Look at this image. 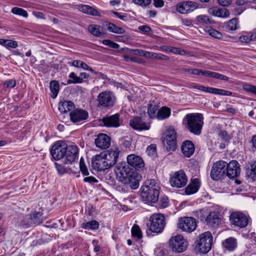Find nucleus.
Instances as JSON below:
<instances>
[{
	"label": "nucleus",
	"instance_id": "52",
	"mask_svg": "<svg viewBox=\"0 0 256 256\" xmlns=\"http://www.w3.org/2000/svg\"><path fill=\"white\" fill-rule=\"evenodd\" d=\"M242 88L244 90L256 94V86L250 84H244Z\"/></svg>",
	"mask_w": 256,
	"mask_h": 256
},
{
	"label": "nucleus",
	"instance_id": "49",
	"mask_svg": "<svg viewBox=\"0 0 256 256\" xmlns=\"http://www.w3.org/2000/svg\"><path fill=\"white\" fill-rule=\"evenodd\" d=\"M102 43L106 46H108L109 47L114 49H117L119 48L118 44L110 40H102Z\"/></svg>",
	"mask_w": 256,
	"mask_h": 256
},
{
	"label": "nucleus",
	"instance_id": "37",
	"mask_svg": "<svg viewBox=\"0 0 256 256\" xmlns=\"http://www.w3.org/2000/svg\"><path fill=\"white\" fill-rule=\"evenodd\" d=\"M106 26L110 32L118 34H124L125 32V30L122 28L118 27L112 23L106 22Z\"/></svg>",
	"mask_w": 256,
	"mask_h": 256
},
{
	"label": "nucleus",
	"instance_id": "13",
	"mask_svg": "<svg viewBox=\"0 0 256 256\" xmlns=\"http://www.w3.org/2000/svg\"><path fill=\"white\" fill-rule=\"evenodd\" d=\"M164 142L167 144L166 148L169 151H174L176 148V130L170 128L166 132Z\"/></svg>",
	"mask_w": 256,
	"mask_h": 256
},
{
	"label": "nucleus",
	"instance_id": "42",
	"mask_svg": "<svg viewBox=\"0 0 256 256\" xmlns=\"http://www.w3.org/2000/svg\"><path fill=\"white\" fill-rule=\"evenodd\" d=\"M131 232L132 236L137 238L138 239H140L142 237V230L140 226L136 224L132 226Z\"/></svg>",
	"mask_w": 256,
	"mask_h": 256
},
{
	"label": "nucleus",
	"instance_id": "16",
	"mask_svg": "<svg viewBox=\"0 0 256 256\" xmlns=\"http://www.w3.org/2000/svg\"><path fill=\"white\" fill-rule=\"evenodd\" d=\"M100 124L106 127L118 128L120 126V114H116L104 117L100 120Z\"/></svg>",
	"mask_w": 256,
	"mask_h": 256
},
{
	"label": "nucleus",
	"instance_id": "39",
	"mask_svg": "<svg viewBox=\"0 0 256 256\" xmlns=\"http://www.w3.org/2000/svg\"><path fill=\"white\" fill-rule=\"evenodd\" d=\"M50 90L52 94L51 96L54 98L56 97L60 90L59 83L56 80H52L50 82Z\"/></svg>",
	"mask_w": 256,
	"mask_h": 256
},
{
	"label": "nucleus",
	"instance_id": "47",
	"mask_svg": "<svg viewBox=\"0 0 256 256\" xmlns=\"http://www.w3.org/2000/svg\"><path fill=\"white\" fill-rule=\"evenodd\" d=\"M72 65L75 67L82 68L84 70L88 68V65L81 60H74L72 62Z\"/></svg>",
	"mask_w": 256,
	"mask_h": 256
},
{
	"label": "nucleus",
	"instance_id": "51",
	"mask_svg": "<svg viewBox=\"0 0 256 256\" xmlns=\"http://www.w3.org/2000/svg\"><path fill=\"white\" fill-rule=\"evenodd\" d=\"M151 58L158 59V60H168V58L162 54H158L152 52Z\"/></svg>",
	"mask_w": 256,
	"mask_h": 256
},
{
	"label": "nucleus",
	"instance_id": "34",
	"mask_svg": "<svg viewBox=\"0 0 256 256\" xmlns=\"http://www.w3.org/2000/svg\"><path fill=\"white\" fill-rule=\"evenodd\" d=\"M171 114L170 109L166 106H162L158 110L156 118L158 120H163L168 118Z\"/></svg>",
	"mask_w": 256,
	"mask_h": 256
},
{
	"label": "nucleus",
	"instance_id": "6",
	"mask_svg": "<svg viewBox=\"0 0 256 256\" xmlns=\"http://www.w3.org/2000/svg\"><path fill=\"white\" fill-rule=\"evenodd\" d=\"M141 190V199L146 204H149L158 202L160 195L159 190L150 188L147 189L146 188Z\"/></svg>",
	"mask_w": 256,
	"mask_h": 256
},
{
	"label": "nucleus",
	"instance_id": "56",
	"mask_svg": "<svg viewBox=\"0 0 256 256\" xmlns=\"http://www.w3.org/2000/svg\"><path fill=\"white\" fill-rule=\"evenodd\" d=\"M133 2L139 6H146L151 3L152 0H133Z\"/></svg>",
	"mask_w": 256,
	"mask_h": 256
},
{
	"label": "nucleus",
	"instance_id": "20",
	"mask_svg": "<svg viewBox=\"0 0 256 256\" xmlns=\"http://www.w3.org/2000/svg\"><path fill=\"white\" fill-rule=\"evenodd\" d=\"M92 166L94 170L99 171L104 170L110 168L102 154L96 156L92 162Z\"/></svg>",
	"mask_w": 256,
	"mask_h": 256
},
{
	"label": "nucleus",
	"instance_id": "7",
	"mask_svg": "<svg viewBox=\"0 0 256 256\" xmlns=\"http://www.w3.org/2000/svg\"><path fill=\"white\" fill-rule=\"evenodd\" d=\"M197 226L196 220L192 217L180 218L178 223V227L184 232H192Z\"/></svg>",
	"mask_w": 256,
	"mask_h": 256
},
{
	"label": "nucleus",
	"instance_id": "9",
	"mask_svg": "<svg viewBox=\"0 0 256 256\" xmlns=\"http://www.w3.org/2000/svg\"><path fill=\"white\" fill-rule=\"evenodd\" d=\"M231 223L238 228H244L248 224V218L244 214L236 212H232L230 216Z\"/></svg>",
	"mask_w": 256,
	"mask_h": 256
},
{
	"label": "nucleus",
	"instance_id": "14",
	"mask_svg": "<svg viewBox=\"0 0 256 256\" xmlns=\"http://www.w3.org/2000/svg\"><path fill=\"white\" fill-rule=\"evenodd\" d=\"M114 172L119 181L127 178L134 172L132 171L126 163H118L115 166Z\"/></svg>",
	"mask_w": 256,
	"mask_h": 256
},
{
	"label": "nucleus",
	"instance_id": "50",
	"mask_svg": "<svg viewBox=\"0 0 256 256\" xmlns=\"http://www.w3.org/2000/svg\"><path fill=\"white\" fill-rule=\"evenodd\" d=\"M169 204V200L166 196H162L160 198L159 206L160 208H164L168 206Z\"/></svg>",
	"mask_w": 256,
	"mask_h": 256
},
{
	"label": "nucleus",
	"instance_id": "18",
	"mask_svg": "<svg viewBox=\"0 0 256 256\" xmlns=\"http://www.w3.org/2000/svg\"><path fill=\"white\" fill-rule=\"evenodd\" d=\"M78 148L76 146L67 145L66 151L64 156V163L70 164L78 158Z\"/></svg>",
	"mask_w": 256,
	"mask_h": 256
},
{
	"label": "nucleus",
	"instance_id": "41",
	"mask_svg": "<svg viewBox=\"0 0 256 256\" xmlns=\"http://www.w3.org/2000/svg\"><path fill=\"white\" fill-rule=\"evenodd\" d=\"M146 188L147 189H158L160 190V188L158 185L156 184V182L154 180H148L145 182L144 184L141 188V190Z\"/></svg>",
	"mask_w": 256,
	"mask_h": 256
},
{
	"label": "nucleus",
	"instance_id": "30",
	"mask_svg": "<svg viewBox=\"0 0 256 256\" xmlns=\"http://www.w3.org/2000/svg\"><path fill=\"white\" fill-rule=\"evenodd\" d=\"M222 245L225 250L233 251L237 247L236 240L234 238L230 237L222 242Z\"/></svg>",
	"mask_w": 256,
	"mask_h": 256
},
{
	"label": "nucleus",
	"instance_id": "60",
	"mask_svg": "<svg viewBox=\"0 0 256 256\" xmlns=\"http://www.w3.org/2000/svg\"><path fill=\"white\" fill-rule=\"evenodd\" d=\"M48 66L45 64L44 61L41 62L40 64L38 66L39 71L45 72L48 71Z\"/></svg>",
	"mask_w": 256,
	"mask_h": 256
},
{
	"label": "nucleus",
	"instance_id": "17",
	"mask_svg": "<svg viewBox=\"0 0 256 256\" xmlns=\"http://www.w3.org/2000/svg\"><path fill=\"white\" fill-rule=\"evenodd\" d=\"M70 119L74 123H78L84 122L88 117V112L84 110H74L70 114Z\"/></svg>",
	"mask_w": 256,
	"mask_h": 256
},
{
	"label": "nucleus",
	"instance_id": "33",
	"mask_svg": "<svg viewBox=\"0 0 256 256\" xmlns=\"http://www.w3.org/2000/svg\"><path fill=\"white\" fill-rule=\"evenodd\" d=\"M74 108V104L71 101H64L59 103L58 110L62 113H65L68 111L72 110Z\"/></svg>",
	"mask_w": 256,
	"mask_h": 256
},
{
	"label": "nucleus",
	"instance_id": "31",
	"mask_svg": "<svg viewBox=\"0 0 256 256\" xmlns=\"http://www.w3.org/2000/svg\"><path fill=\"white\" fill-rule=\"evenodd\" d=\"M200 188V182L198 178H194L185 188L186 194H192L196 192Z\"/></svg>",
	"mask_w": 256,
	"mask_h": 256
},
{
	"label": "nucleus",
	"instance_id": "35",
	"mask_svg": "<svg viewBox=\"0 0 256 256\" xmlns=\"http://www.w3.org/2000/svg\"><path fill=\"white\" fill-rule=\"evenodd\" d=\"M42 214L40 212H34L29 216L30 222V224H38L42 222Z\"/></svg>",
	"mask_w": 256,
	"mask_h": 256
},
{
	"label": "nucleus",
	"instance_id": "22",
	"mask_svg": "<svg viewBox=\"0 0 256 256\" xmlns=\"http://www.w3.org/2000/svg\"><path fill=\"white\" fill-rule=\"evenodd\" d=\"M96 147L101 149H106L110 144V138L107 134H100L94 141Z\"/></svg>",
	"mask_w": 256,
	"mask_h": 256
},
{
	"label": "nucleus",
	"instance_id": "28",
	"mask_svg": "<svg viewBox=\"0 0 256 256\" xmlns=\"http://www.w3.org/2000/svg\"><path fill=\"white\" fill-rule=\"evenodd\" d=\"M182 154L186 157H190L194 152V146L193 143L188 140L184 142L182 145Z\"/></svg>",
	"mask_w": 256,
	"mask_h": 256
},
{
	"label": "nucleus",
	"instance_id": "24",
	"mask_svg": "<svg viewBox=\"0 0 256 256\" xmlns=\"http://www.w3.org/2000/svg\"><path fill=\"white\" fill-rule=\"evenodd\" d=\"M80 169L84 176H86L84 178V182L90 184H94L98 182V180L94 176H90L89 171L86 166L84 160L82 158L80 161Z\"/></svg>",
	"mask_w": 256,
	"mask_h": 256
},
{
	"label": "nucleus",
	"instance_id": "45",
	"mask_svg": "<svg viewBox=\"0 0 256 256\" xmlns=\"http://www.w3.org/2000/svg\"><path fill=\"white\" fill-rule=\"evenodd\" d=\"M238 20L237 18H234L230 20L226 24L228 30H233L237 29Z\"/></svg>",
	"mask_w": 256,
	"mask_h": 256
},
{
	"label": "nucleus",
	"instance_id": "59",
	"mask_svg": "<svg viewBox=\"0 0 256 256\" xmlns=\"http://www.w3.org/2000/svg\"><path fill=\"white\" fill-rule=\"evenodd\" d=\"M16 81L12 79L4 82V86L6 88H13L16 86Z\"/></svg>",
	"mask_w": 256,
	"mask_h": 256
},
{
	"label": "nucleus",
	"instance_id": "64",
	"mask_svg": "<svg viewBox=\"0 0 256 256\" xmlns=\"http://www.w3.org/2000/svg\"><path fill=\"white\" fill-rule=\"evenodd\" d=\"M219 136L225 141H227L230 139V136L225 130H222L219 133Z\"/></svg>",
	"mask_w": 256,
	"mask_h": 256
},
{
	"label": "nucleus",
	"instance_id": "8",
	"mask_svg": "<svg viewBox=\"0 0 256 256\" xmlns=\"http://www.w3.org/2000/svg\"><path fill=\"white\" fill-rule=\"evenodd\" d=\"M187 182V176L182 170L176 172L173 176H170V179L171 186L176 188L184 187L186 185Z\"/></svg>",
	"mask_w": 256,
	"mask_h": 256
},
{
	"label": "nucleus",
	"instance_id": "25",
	"mask_svg": "<svg viewBox=\"0 0 256 256\" xmlns=\"http://www.w3.org/2000/svg\"><path fill=\"white\" fill-rule=\"evenodd\" d=\"M122 182L126 185H129L132 189H136L140 185L138 174L134 172L127 178L122 179Z\"/></svg>",
	"mask_w": 256,
	"mask_h": 256
},
{
	"label": "nucleus",
	"instance_id": "55",
	"mask_svg": "<svg viewBox=\"0 0 256 256\" xmlns=\"http://www.w3.org/2000/svg\"><path fill=\"white\" fill-rule=\"evenodd\" d=\"M216 94H219L221 96H232V92L225 90L220 89L216 88Z\"/></svg>",
	"mask_w": 256,
	"mask_h": 256
},
{
	"label": "nucleus",
	"instance_id": "44",
	"mask_svg": "<svg viewBox=\"0 0 256 256\" xmlns=\"http://www.w3.org/2000/svg\"><path fill=\"white\" fill-rule=\"evenodd\" d=\"M12 12L15 14L21 16L24 18L28 16L27 12L22 8L18 7L13 8L12 10Z\"/></svg>",
	"mask_w": 256,
	"mask_h": 256
},
{
	"label": "nucleus",
	"instance_id": "61",
	"mask_svg": "<svg viewBox=\"0 0 256 256\" xmlns=\"http://www.w3.org/2000/svg\"><path fill=\"white\" fill-rule=\"evenodd\" d=\"M138 29L145 34H148L150 32H152L151 28L148 25L140 26H138Z\"/></svg>",
	"mask_w": 256,
	"mask_h": 256
},
{
	"label": "nucleus",
	"instance_id": "58",
	"mask_svg": "<svg viewBox=\"0 0 256 256\" xmlns=\"http://www.w3.org/2000/svg\"><path fill=\"white\" fill-rule=\"evenodd\" d=\"M156 152V146L154 144H151L147 148L146 152L148 155L153 156L154 154Z\"/></svg>",
	"mask_w": 256,
	"mask_h": 256
},
{
	"label": "nucleus",
	"instance_id": "38",
	"mask_svg": "<svg viewBox=\"0 0 256 256\" xmlns=\"http://www.w3.org/2000/svg\"><path fill=\"white\" fill-rule=\"evenodd\" d=\"M102 30L103 28L102 26L95 24H91L88 27L89 32L96 36H100L102 35Z\"/></svg>",
	"mask_w": 256,
	"mask_h": 256
},
{
	"label": "nucleus",
	"instance_id": "11",
	"mask_svg": "<svg viewBox=\"0 0 256 256\" xmlns=\"http://www.w3.org/2000/svg\"><path fill=\"white\" fill-rule=\"evenodd\" d=\"M170 246L174 252H182L186 250L187 242L182 236L178 235L170 239Z\"/></svg>",
	"mask_w": 256,
	"mask_h": 256
},
{
	"label": "nucleus",
	"instance_id": "46",
	"mask_svg": "<svg viewBox=\"0 0 256 256\" xmlns=\"http://www.w3.org/2000/svg\"><path fill=\"white\" fill-rule=\"evenodd\" d=\"M196 20L198 22L206 24H212V20H210L208 16L206 15L198 16L196 18Z\"/></svg>",
	"mask_w": 256,
	"mask_h": 256
},
{
	"label": "nucleus",
	"instance_id": "19",
	"mask_svg": "<svg viewBox=\"0 0 256 256\" xmlns=\"http://www.w3.org/2000/svg\"><path fill=\"white\" fill-rule=\"evenodd\" d=\"M128 164L137 170H142L144 167V163L142 158L140 156L131 154L128 156Z\"/></svg>",
	"mask_w": 256,
	"mask_h": 256
},
{
	"label": "nucleus",
	"instance_id": "5",
	"mask_svg": "<svg viewBox=\"0 0 256 256\" xmlns=\"http://www.w3.org/2000/svg\"><path fill=\"white\" fill-rule=\"evenodd\" d=\"M227 162L220 160L215 162L212 166L210 177L214 180L223 179L226 177V166Z\"/></svg>",
	"mask_w": 256,
	"mask_h": 256
},
{
	"label": "nucleus",
	"instance_id": "62",
	"mask_svg": "<svg viewBox=\"0 0 256 256\" xmlns=\"http://www.w3.org/2000/svg\"><path fill=\"white\" fill-rule=\"evenodd\" d=\"M54 165H55L56 168L58 172L60 174H62L64 173L65 170H64V166H62V164H58L57 162H55Z\"/></svg>",
	"mask_w": 256,
	"mask_h": 256
},
{
	"label": "nucleus",
	"instance_id": "29",
	"mask_svg": "<svg viewBox=\"0 0 256 256\" xmlns=\"http://www.w3.org/2000/svg\"><path fill=\"white\" fill-rule=\"evenodd\" d=\"M78 9L86 14L93 16H101V14L95 8L85 4H80L78 6Z\"/></svg>",
	"mask_w": 256,
	"mask_h": 256
},
{
	"label": "nucleus",
	"instance_id": "10",
	"mask_svg": "<svg viewBox=\"0 0 256 256\" xmlns=\"http://www.w3.org/2000/svg\"><path fill=\"white\" fill-rule=\"evenodd\" d=\"M67 144L62 141L56 142L50 150V153L55 160L64 158L66 151Z\"/></svg>",
	"mask_w": 256,
	"mask_h": 256
},
{
	"label": "nucleus",
	"instance_id": "1",
	"mask_svg": "<svg viewBox=\"0 0 256 256\" xmlns=\"http://www.w3.org/2000/svg\"><path fill=\"white\" fill-rule=\"evenodd\" d=\"M203 115L200 113H190L186 115L182 120L186 128L191 133L199 136L204 125Z\"/></svg>",
	"mask_w": 256,
	"mask_h": 256
},
{
	"label": "nucleus",
	"instance_id": "48",
	"mask_svg": "<svg viewBox=\"0 0 256 256\" xmlns=\"http://www.w3.org/2000/svg\"><path fill=\"white\" fill-rule=\"evenodd\" d=\"M208 32L210 36L214 38L220 39L222 37V35L221 32L213 28H210L208 30Z\"/></svg>",
	"mask_w": 256,
	"mask_h": 256
},
{
	"label": "nucleus",
	"instance_id": "23",
	"mask_svg": "<svg viewBox=\"0 0 256 256\" xmlns=\"http://www.w3.org/2000/svg\"><path fill=\"white\" fill-rule=\"evenodd\" d=\"M130 126L136 130H148L150 128L149 124L144 122L142 118L135 116L130 122Z\"/></svg>",
	"mask_w": 256,
	"mask_h": 256
},
{
	"label": "nucleus",
	"instance_id": "15",
	"mask_svg": "<svg viewBox=\"0 0 256 256\" xmlns=\"http://www.w3.org/2000/svg\"><path fill=\"white\" fill-rule=\"evenodd\" d=\"M240 168L238 162L232 160L226 166V177L227 176L230 179L236 178L240 174Z\"/></svg>",
	"mask_w": 256,
	"mask_h": 256
},
{
	"label": "nucleus",
	"instance_id": "32",
	"mask_svg": "<svg viewBox=\"0 0 256 256\" xmlns=\"http://www.w3.org/2000/svg\"><path fill=\"white\" fill-rule=\"evenodd\" d=\"M247 176L255 180L256 179V161L250 162L247 166L246 172Z\"/></svg>",
	"mask_w": 256,
	"mask_h": 256
},
{
	"label": "nucleus",
	"instance_id": "3",
	"mask_svg": "<svg viewBox=\"0 0 256 256\" xmlns=\"http://www.w3.org/2000/svg\"><path fill=\"white\" fill-rule=\"evenodd\" d=\"M150 221L149 230L152 232L158 234L163 231L166 223L162 214H154L150 216Z\"/></svg>",
	"mask_w": 256,
	"mask_h": 256
},
{
	"label": "nucleus",
	"instance_id": "27",
	"mask_svg": "<svg viewBox=\"0 0 256 256\" xmlns=\"http://www.w3.org/2000/svg\"><path fill=\"white\" fill-rule=\"evenodd\" d=\"M208 12L214 16L219 18H227L229 16L228 10L225 8H218L216 6L210 8L208 10Z\"/></svg>",
	"mask_w": 256,
	"mask_h": 256
},
{
	"label": "nucleus",
	"instance_id": "4",
	"mask_svg": "<svg viewBox=\"0 0 256 256\" xmlns=\"http://www.w3.org/2000/svg\"><path fill=\"white\" fill-rule=\"evenodd\" d=\"M116 98L114 93L109 90H106L100 93L97 100L98 106L106 108L112 107L116 101Z\"/></svg>",
	"mask_w": 256,
	"mask_h": 256
},
{
	"label": "nucleus",
	"instance_id": "63",
	"mask_svg": "<svg viewBox=\"0 0 256 256\" xmlns=\"http://www.w3.org/2000/svg\"><path fill=\"white\" fill-rule=\"evenodd\" d=\"M250 142L252 144V151L254 152L256 150V134L252 136Z\"/></svg>",
	"mask_w": 256,
	"mask_h": 256
},
{
	"label": "nucleus",
	"instance_id": "40",
	"mask_svg": "<svg viewBox=\"0 0 256 256\" xmlns=\"http://www.w3.org/2000/svg\"><path fill=\"white\" fill-rule=\"evenodd\" d=\"M0 44L7 48H16L18 44L16 41L12 40L0 38Z\"/></svg>",
	"mask_w": 256,
	"mask_h": 256
},
{
	"label": "nucleus",
	"instance_id": "36",
	"mask_svg": "<svg viewBox=\"0 0 256 256\" xmlns=\"http://www.w3.org/2000/svg\"><path fill=\"white\" fill-rule=\"evenodd\" d=\"M81 226L86 230H96L98 229L99 224L96 220H94L83 222Z\"/></svg>",
	"mask_w": 256,
	"mask_h": 256
},
{
	"label": "nucleus",
	"instance_id": "26",
	"mask_svg": "<svg viewBox=\"0 0 256 256\" xmlns=\"http://www.w3.org/2000/svg\"><path fill=\"white\" fill-rule=\"evenodd\" d=\"M206 222L208 226L216 228L220 224L221 219L220 218L218 212H212L206 216Z\"/></svg>",
	"mask_w": 256,
	"mask_h": 256
},
{
	"label": "nucleus",
	"instance_id": "21",
	"mask_svg": "<svg viewBox=\"0 0 256 256\" xmlns=\"http://www.w3.org/2000/svg\"><path fill=\"white\" fill-rule=\"evenodd\" d=\"M119 154V150L117 148H114L107 150L104 154L110 168L115 164Z\"/></svg>",
	"mask_w": 256,
	"mask_h": 256
},
{
	"label": "nucleus",
	"instance_id": "2",
	"mask_svg": "<svg viewBox=\"0 0 256 256\" xmlns=\"http://www.w3.org/2000/svg\"><path fill=\"white\" fill-rule=\"evenodd\" d=\"M196 243V246L200 252L203 254L208 252L211 249L212 244V236L210 232L208 231L200 234Z\"/></svg>",
	"mask_w": 256,
	"mask_h": 256
},
{
	"label": "nucleus",
	"instance_id": "54",
	"mask_svg": "<svg viewBox=\"0 0 256 256\" xmlns=\"http://www.w3.org/2000/svg\"><path fill=\"white\" fill-rule=\"evenodd\" d=\"M184 72L190 73L194 75H200V73L202 72V70L193 68V69H189V68H184L183 70Z\"/></svg>",
	"mask_w": 256,
	"mask_h": 256
},
{
	"label": "nucleus",
	"instance_id": "43",
	"mask_svg": "<svg viewBox=\"0 0 256 256\" xmlns=\"http://www.w3.org/2000/svg\"><path fill=\"white\" fill-rule=\"evenodd\" d=\"M158 107L156 105L149 104L148 108V114L150 118H156Z\"/></svg>",
	"mask_w": 256,
	"mask_h": 256
},
{
	"label": "nucleus",
	"instance_id": "12",
	"mask_svg": "<svg viewBox=\"0 0 256 256\" xmlns=\"http://www.w3.org/2000/svg\"><path fill=\"white\" fill-rule=\"evenodd\" d=\"M198 4L193 1H184L177 4L176 10L181 14H187L192 12L198 8Z\"/></svg>",
	"mask_w": 256,
	"mask_h": 256
},
{
	"label": "nucleus",
	"instance_id": "57",
	"mask_svg": "<svg viewBox=\"0 0 256 256\" xmlns=\"http://www.w3.org/2000/svg\"><path fill=\"white\" fill-rule=\"evenodd\" d=\"M253 36H242L239 38V40L242 42L248 43L253 40Z\"/></svg>",
	"mask_w": 256,
	"mask_h": 256
},
{
	"label": "nucleus",
	"instance_id": "53",
	"mask_svg": "<svg viewBox=\"0 0 256 256\" xmlns=\"http://www.w3.org/2000/svg\"><path fill=\"white\" fill-rule=\"evenodd\" d=\"M69 77L72 79L74 84H80L83 82L82 79L76 76L74 72L70 74Z\"/></svg>",
	"mask_w": 256,
	"mask_h": 256
}]
</instances>
